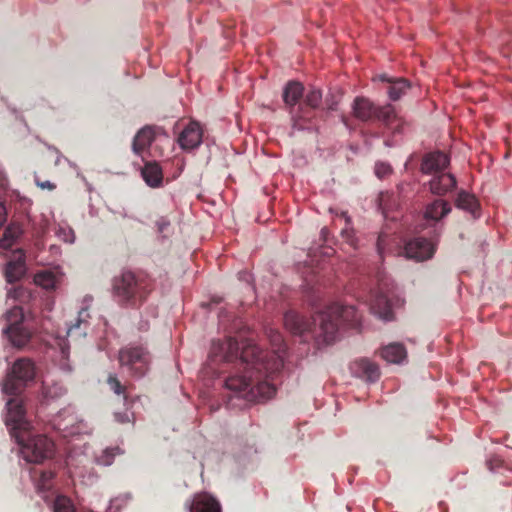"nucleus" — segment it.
Returning a JSON list of instances; mask_svg holds the SVG:
<instances>
[{
    "instance_id": "obj_13",
    "label": "nucleus",
    "mask_w": 512,
    "mask_h": 512,
    "mask_svg": "<svg viewBox=\"0 0 512 512\" xmlns=\"http://www.w3.org/2000/svg\"><path fill=\"white\" fill-rule=\"evenodd\" d=\"M26 271L25 255L21 250L14 253V259L6 264L4 274L8 283H14L20 280Z\"/></svg>"
},
{
    "instance_id": "obj_16",
    "label": "nucleus",
    "mask_w": 512,
    "mask_h": 512,
    "mask_svg": "<svg viewBox=\"0 0 512 512\" xmlns=\"http://www.w3.org/2000/svg\"><path fill=\"white\" fill-rule=\"evenodd\" d=\"M322 102V92L320 89L312 87L304 98V104L299 105L296 115L300 119L310 118L309 109H316Z\"/></svg>"
},
{
    "instance_id": "obj_22",
    "label": "nucleus",
    "mask_w": 512,
    "mask_h": 512,
    "mask_svg": "<svg viewBox=\"0 0 512 512\" xmlns=\"http://www.w3.org/2000/svg\"><path fill=\"white\" fill-rule=\"evenodd\" d=\"M154 139V131L151 127H144L137 132L133 139L132 149L137 155H140L146 148H148Z\"/></svg>"
},
{
    "instance_id": "obj_25",
    "label": "nucleus",
    "mask_w": 512,
    "mask_h": 512,
    "mask_svg": "<svg viewBox=\"0 0 512 512\" xmlns=\"http://www.w3.org/2000/svg\"><path fill=\"white\" fill-rule=\"evenodd\" d=\"M34 282L46 290H53L57 287L59 278L53 272L44 270L35 274Z\"/></svg>"
},
{
    "instance_id": "obj_3",
    "label": "nucleus",
    "mask_w": 512,
    "mask_h": 512,
    "mask_svg": "<svg viewBox=\"0 0 512 512\" xmlns=\"http://www.w3.org/2000/svg\"><path fill=\"white\" fill-rule=\"evenodd\" d=\"M5 423L27 462L39 464L52 458L55 452L54 442L46 435L33 434L32 425L26 419L25 409L17 399L7 402Z\"/></svg>"
},
{
    "instance_id": "obj_17",
    "label": "nucleus",
    "mask_w": 512,
    "mask_h": 512,
    "mask_svg": "<svg viewBox=\"0 0 512 512\" xmlns=\"http://www.w3.org/2000/svg\"><path fill=\"white\" fill-rule=\"evenodd\" d=\"M189 509L190 512H221L220 503L208 494L197 495Z\"/></svg>"
},
{
    "instance_id": "obj_15",
    "label": "nucleus",
    "mask_w": 512,
    "mask_h": 512,
    "mask_svg": "<svg viewBox=\"0 0 512 512\" xmlns=\"http://www.w3.org/2000/svg\"><path fill=\"white\" fill-rule=\"evenodd\" d=\"M429 185L433 194L445 195L456 187V179L452 174L442 172L434 175Z\"/></svg>"
},
{
    "instance_id": "obj_26",
    "label": "nucleus",
    "mask_w": 512,
    "mask_h": 512,
    "mask_svg": "<svg viewBox=\"0 0 512 512\" xmlns=\"http://www.w3.org/2000/svg\"><path fill=\"white\" fill-rule=\"evenodd\" d=\"M23 319H24L23 308L19 305H14L6 313V321L8 323L7 327L20 325V324H22Z\"/></svg>"
},
{
    "instance_id": "obj_11",
    "label": "nucleus",
    "mask_w": 512,
    "mask_h": 512,
    "mask_svg": "<svg viewBox=\"0 0 512 512\" xmlns=\"http://www.w3.org/2000/svg\"><path fill=\"white\" fill-rule=\"evenodd\" d=\"M449 159L443 152H433L424 156L421 171L425 174H440L448 166Z\"/></svg>"
},
{
    "instance_id": "obj_4",
    "label": "nucleus",
    "mask_w": 512,
    "mask_h": 512,
    "mask_svg": "<svg viewBox=\"0 0 512 512\" xmlns=\"http://www.w3.org/2000/svg\"><path fill=\"white\" fill-rule=\"evenodd\" d=\"M113 294L122 304L139 306L152 291L151 279L142 273L122 271L113 278Z\"/></svg>"
},
{
    "instance_id": "obj_23",
    "label": "nucleus",
    "mask_w": 512,
    "mask_h": 512,
    "mask_svg": "<svg viewBox=\"0 0 512 512\" xmlns=\"http://www.w3.org/2000/svg\"><path fill=\"white\" fill-rule=\"evenodd\" d=\"M456 207L468 211L474 217L479 215V202L477 198L468 192L461 191L455 201Z\"/></svg>"
},
{
    "instance_id": "obj_27",
    "label": "nucleus",
    "mask_w": 512,
    "mask_h": 512,
    "mask_svg": "<svg viewBox=\"0 0 512 512\" xmlns=\"http://www.w3.org/2000/svg\"><path fill=\"white\" fill-rule=\"evenodd\" d=\"M107 384L116 395H122L124 400L127 401L126 386L123 385L116 375L110 374L107 378Z\"/></svg>"
},
{
    "instance_id": "obj_41",
    "label": "nucleus",
    "mask_w": 512,
    "mask_h": 512,
    "mask_svg": "<svg viewBox=\"0 0 512 512\" xmlns=\"http://www.w3.org/2000/svg\"><path fill=\"white\" fill-rule=\"evenodd\" d=\"M84 313H86V311L82 310L79 312V317H81Z\"/></svg>"
},
{
    "instance_id": "obj_7",
    "label": "nucleus",
    "mask_w": 512,
    "mask_h": 512,
    "mask_svg": "<svg viewBox=\"0 0 512 512\" xmlns=\"http://www.w3.org/2000/svg\"><path fill=\"white\" fill-rule=\"evenodd\" d=\"M119 363L133 377H143L150 365V354L140 345H128L119 351Z\"/></svg>"
},
{
    "instance_id": "obj_28",
    "label": "nucleus",
    "mask_w": 512,
    "mask_h": 512,
    "mask_svg": "<svg viewBox=\"0 0 512 512\" xmlns=\"http://www.w3.org/2000/svg\"><path fill=\"white\" fill-rule=\"evenodd\" d=\"M54 512H75L74 505L66 496H57L53 504Z\"/></svg>"
},
{
    "instance_id": "obj_5",
    "label": "nucleus",
    "mask_w": 512,
    "mask_h": 512,
    "mask_svg": "<svg viewBox=\"0 0 512 512\" xmlns=\"http://www.w3.org/2000/svg\"><path fill=\"white\" fill-rule=\"evenodd\" d=\"M354 116L361 121L377 120L393 132H400L402 119L396 114L392 105L375 106L368 98L356 97L353 103Z\"/></svg>"
},
{
    "instance_id": "obj_24",
    "label": "nucleus",
    "mask_w": 512,
    "mask_h": 512,
    "mask_svg": "<svg viewBox=\"0 0 512 512\" xmlns=\"http://www.w3.org/2000/svg\"><path fill=\"white\" fill-rule=\"evenodd\" d=\"M406 356V349L400 343H391L381 350V357L390 363H401Z\"/></svg>"
},
{
    "instance_id": "obj_32",
    "label": "nucleus",
    "mask_w": 512,
    "mask_h": 512,
    "mask_svg": "<svg viewBox=\"0 0 512 512\" xmlns=\"http://www.w3.org/2000/svg\"><path fill=\"white\" fill-rule=\"evenodd\" d=\"M114 451H119V448L107 449L104 455L100 459V463L104 465H110L112 463L111 458L114 456Z\"/></svg>"
},
{
    "instance_id": "obj_8",
    "label": "nucleus",
    "mask_w": 512,
    "mask_h": 512,
    "mask_svg": "<svg viewBox=\"0 0 512 512\" xmlns=\"http://www.w3.org/2000/svg\"><path fill=\"white\" fill-rule=\"evenodd\" d=\"M434 252L435 248L430 241L425 238H416L406 243L403 248H399L398 254L421 262L430 259Z\"/></svg>"
},
{
    "instance_id": "obj_20",
    "label": "nucleus",
    "mask_w": 512,
    "mask_h": 512,
    "mask_svg": "<svg viewBox=\"0 0 512 512\" xmlns=\"http://www.w3.org/2000/svg\"><path fill=\"white\" fill-rule=\"evenodd\" d=\"M141 174L146 184L152 188L159 187L162 184V169L156 162L146 163Z\"/></svg>"
},
{
    "instance_id": "obj_2",
    "label": "nucleus",
    "mask_w": 512,
    "mask_h": 512,
    "mask_svg": "<svg viewBox=\"0 0 512 512\" xmlns=\"http://www.w3.org/2000/svg\"><path fill=\"white\" fill-rule=\"evenodd\" d=\"M359 323L360 316L354 306L338 303L327 306L312 320L295 311H288L284 315V325L291 333L300 336L311 334L326 344L336 341L341 328H357Z\"/></svg>"
},
{
    "instance_id": "obj_18",
    "label": "nucleus",
    "mask_w": 512,
    "mask_h": 512,
    "mask_svg": "<svg viewBox=\"0 0 512 512\" xmlns=\"http://www.w3.org/2000/svg\"><path fill=\"white\" fill-rule=\"evenodd\" d=\"M381 80L387 82L388 88L387 93L389 98L393 101H397L403 94L409 89L410 84L404 78H389L387 75H382Z\"/></svg>"
},
{
    "instance_id": "obj_40",
    "label": "nucleus",
    "mask_w": 512,
    "mask_h": 512,
    "mask_svg": "<svg viewBox=\"0 0 512 512\" xmlns=\"http://www.w3.org/2000/svg\"><path fill=\"white\" fill-rule=\"evenodd\" d=\"M275 342H281V335L279 333H275V339H274Z\"/></svg>"
},
{
    "instance_id": "obj_38",
    "label": "nucleus",
    "mask_w": 512,
    "mask_h": 512,
    "mask_svg": "<svg viewBox=\"0 0 512 512\" xmlns=\"http://www.w3.org/2000/svg\"><path fill=\"white\" fill-rule=\"evenodd\" d=\"M338 104V100L334 97H331V99H326V105L328 110H335L336 106Z\"/></svg>"
},
{
    "instance_id": "obj_21",
    "label": "nucleus",
    "mask_w": 512,
    "mask_h": 512,
    "mask_svg": "<svg viewBox=\"0 0 512 512\" xmlns=\"http://www.w3.org/2000/svg\"><path fill=\"white\" fill-rule=\"evenodd\" d=\"M4 333L7 334L11 343L18 348L24 347L31 338V333L22 324L12 327H6Z\"/></svg>"
},
{
    "instance_id": "obj_10",
    "label": "nucleus",
    "mask_w": 512,
    "mask_h": 512,
    "mask_svg": "<svg viewBox=\"0 0 512 512\" xmlns=\"http://www.w3.org/2000/svg\"><path fill=\"white\" fill-rule=\"evenodd\" d=\"M350 371L355 377L369 382H375L380 376L378 365L366 358L353 361L350 364Z\"/></svg>"
},
{
    "instance_id": "obj_6",
    "label": "nucleus",
    "mask_w": 512,
    "mask_h": 512,
    "mask_svg": "<svg viewBox=\"0 0 512 512\" xmlns=\"http://www.w3.org/2000/svg\"><path fill=\"white\" fill-rule=\"evenodd\" d=\"M35 376L36 366L30 358L23 357L17 359L2 382L3 393L13 396V398L8 401L17 399L21 402V405H23L20 394L25 387L35 379ZM22 408H24V406H22Z\"/></svg>"
},
{
    "instance_id": "obj_31",
    "label": "nucleus",
    "mask_w": 512,
    "mask_h": 512,
    "mask_svg": "<svg viewBox=\"0 0 512 512\" xmlns=\"http://www.w3.org/2000/svg\"><path fill=\"white\" fill-rule=\"evenodd\" d=\"M53 476H54V474L52 471H48V470L41 471L40 483H41L42 488L45 489V488L49 487V482L53 478Z\"/></svg>"
},
{
    "instance_id": "obj_33",
    "label": "nucleus",
    "mask_w": 512,
    "mask_h": 512,
    "mask_svg": "<svg viewBox=\"0 0 512 512\" xmlns=\"http://www.w3.org/2000/svg\"><path fill=\"white\" fill-rule=\"evenodd\" d=\"M386 240H387V236L383 235V234H381L377 240V250H378L379 256L381 258L383 257L384 252H385Z\"/></svg>"
},
{
    "instance_id": "obj_14",
    "label": "nucleus",
    "mask_w": 512,
    "mask_h": 512,
    "mask_svg": "<svg viewBox=\"0 0 512 512\" xmlns=\"http://www.w3.org/2000/svg\"><path fill=\"white\" fill-rule=\"evenodd\" d=\"M304 86L298 81H289L283 89V101L290 113L294 112L296 104L303 97Z\"/></svg>"
},
{
    "instance_id": "obj_9",
    "label": "nucleus",
    "mask_w": 512,
    "mask_h": 512,
    "mask_svg": "<svg viewBox=\"0 0 512 512\" xmlns=\"http://www.w3.org/2000/svg\"><path fill=\"white\" fill-rule=\"evenodd\" d=\"M370 310L373 314L384 320L392 319V305L390 297L386 292L383 291L382 287H379L371 295Z\"/></svg>"
},
{
    "instance_id": "obj_35",
    "label": "nucleus",
    "mask_w": 512,
    "mask_h": 512,
    "mask_svg": "<svg viewBox=\"0 0 512 512\" xmlns=\"http://www.w3.org/2000/svg\"><path fill=\"white\" fill-rule=\"evenodd\" d=\"M388 197V193H381L379 196V205L383 212H385L389 208V205L387 204Z\"/></svg>"
},
{
    "instance_id": "obj_19",
    "label": "nucleus",
    "mask_w": 512,
    "mask_h": 512,
    "mask_svg": "<svg viewBox=\"0 0 512 512\" xmlns=\"http://www.w3.org/2000/svg\"><path fill=\"white\" fill-rule=\"evenodd\" d=\"M450 211H451V205L447 201L437 199L427 205V207L425 209L424 217L427 220L439 221L440 219L445 217L447 214H449Z\"/></svg>"
},
{
    "instance_id": "obj_37",
    "label": "nucleus",
    "mask_w": 512,
    "mask_h": 512,
    "mask_svg": "<svg viewBox=\"0 0 512 512\" xmlns=\"http://www.w3.org/2000/svg\"><path fill=\"white\" fill-rule=\"evenodd\" d=\"M7 220V212L5 206L0 202V227L4 225Z\"/></svg>"
},
{
    "instance_id": "obj_39",
    "label": "nucleus",
    "mask_w": 512,
    "mask_h": 512,
    "mask_svg": "<svg viewBox=\"0 0 512 512\" xmlns=\"http://www.w3.org/2000/svg\"><path fill=\"white\" fill-rule=\"evenodd\" d=\"M4 237H5V240H7L8 238H15L16 237V233L12 232V229L9 227L5 231Z\"/></svg>"
},
{
    "instance_id": "obj_34",
    "label": "nucleus",
    "mask_w": 512,
    "mask_h": 512,
    "mask_svg": "<svg viewBox=\"0 0 512 512\" xmlns=\"http://www.w3.org/2000/svg\"><path fill=\"white\" fill-rule=\"evenodd\" d=\"M114 416H115L116 421L119 423H122V424L128 423L131 421L130 415L127 412H124V413L117 412L114 414Z\"/></svg>"
},
{
    "instance_id": "obj_42",
    "label": "nucleus",
    "mask_w": 512,
    "mask_h": 512,
    "mask_svg": "<svg viewBox=\"0 0 512 512\" xmlns=\"http://www.w3.org/2000/svg\"><path fill=\"white\" fill-rule=\"evenodd\" d=\"M397 188H398L399 192H401V190H402V184H401V185H398V187H397Z\"/></svg>"
},
{
    "instance_id": "obj_36",
    "label": "nucleus",
    "mask_w": 512,
    "mask_h": 512,
    "mask_svg": "<svg viewBox=\"0 0 512 512\" xmlns=\"http://www.w3.org/2000/svg\"><path fill=\"white\" fill-rule=\"evenodd\" d=\"M37 186H39L42 189L48 190H53L56 188V185L54 183H51L50 181H37Z\"/></svg>"
},
{
    "instance_id": "obj_12",
    "label": "nucleus",
    "mask_w": 512,
    "mask_h": 512,
    "mask_svg": "<svg viewBox=\"0 0 512 512\" xmlns=\"http://www.w3.org/2000/svg\"><path fill=\"white\" fill-rule=\"evenodd\" d=\"M202 130L197 122H190L178 137V143L183 149H194L201 144Z\"/></svg>"
},
{
    "instance_id": "obj_1",
    "label": "nucleus",
    "mask_w": 512,
    "mask_h": 512,
    "mask_svg": "<svg viewBox=\"0 0 512 512\" xmlns=\"http://www.w3.org/2000/svg\"><path fill=\"white\" fill-rule=\"evenodd\" d=\"M244 336L245 332L239 331L236 338L214 340L210 356L219 362L237 361L243 368V374L232 375L226 379L225 386L229 390L242 394L247 401L270 399L276 393V387L271 380L282 362L274 352L260 349Z\"/></svg>"
},
{
    "instance_id": "obj_30",
    "label": "nucleus",
    "mask_w": 512,
    "mask_h": 512,
    "mask_svg": "<svg viewBox=\"0 0 512 512\" xmlns=\"http://www.w3.org/2000/svg\"><path fill=\"white\" fill-rule=\"evenodd\" d=\"M8 299L23 302L29 298V293L26 289L21 286L10 289L7 294Z\"/></svg>"
},
{
    "instance_id": "obj_29",
    "label": "nucleus",
    "mask_w": 512,
    "mask_h": 512,
    "mask_svg": "<svg viewBox=\"0 0 512 512\" xmlns=\"http://www.w3.org/2000/svg\"><path fill=\"white\" fill-rule=\"evenodd\" d=\"M374 172L379 179H385L392 174L393 169L387 162H376Z\"/></svg>"
}]
</instances>
